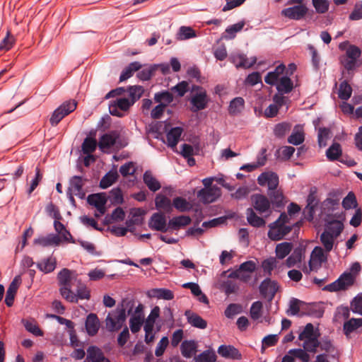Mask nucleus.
<instances>
[{
	"mask_svg": "<svg viewBox=\"0 0 362 362\" xmlns=\"http://www.w3.org/2000/svg\"><path fill=\"white\" fill-rule=\"evenodd\" d=\"M75 271L67 268L62 269L57 274V280L60 286L59 292L62 296L68 302L77 303V298L71 291V280Z\"/></svg>",
	"mask_w": 362,
	"mask_h": 362,
	"instance_id": "nucleus-1",
	"label": "nucleus"
},
{
	"mask_svg": "<svg viewBox=\"0 0 362 362\" xmlns=\"http://www.w3.org/2000/svg\"><path fill=\"white\" fill-rule=\"evenodd\" d=\"M361 54V49L354 45L349 46L346 54L339 57V62L347 71H354L358 66V59Z\"/></svg>",
	"mask_w": 362,
	"mask_h": 362,
	"instance_id": "nucleus-2",
	"label": "nucleus"
},
{
	"mask_svg": "<svg viewBox=\"0 0 362 362\" xmlns=\"http://www.w3.org/2000/svg\"><path fill=\"white\" fill-rule=\"evenodd\" d=\"M77 107V103L74 100L64 102L52 112L49 123L52 127H56L66 116L74 112Z\"/></svg>",
	"mask_w": 362,
	"mask_h": 362,
	"instance_id": "nucleus-3",
	"label": "nucleus"
},
{
	"mask_svg": "<svg viewBox=\"0 0 362 362\" xmlns=\"http://www.w3.org/2000/svg\"><path fill=\"white\" fill-rule=\"evenodd\" d=\"M113 314L114 317L109 313L105 319L106 328L111 332L119 330L127 318L126 310L123 305L121 308L118 306Z\"/></svg>",
	"mask_w": 362,
	"mask_h": 362,
	"instance_id": "nucleus-4",
	"label": "nucleus"
},
{
	"mask_svg": "<svg viewBox=\"0 0 362 362\" xmlns=\"http://www.w3.org/2000/svg\"><path fill=\"white\" fill-rule=\"evenodd\" d=\"M279 289V285L275 280L271 279L269 277L264 279L259 286V291L261 296L271 303L276 293Z\"/></svg>",
	"mask_w": 362,
	"mask_h": 362,
	"instance_id": "nucleus-5",
	"label": "nucleus"
},
{
	"mask_svg": "<svg viewBox=\"0 0 362 362\" xmlns=\"http://www.w3.org/2000/svg\"><path fill=\"white\" fill-rule=\"evenodd\" d=\"M132 105L133 104L131 103L129 98H117L110 103L109 112L112 116L123 117L124 113L122 112L128 111Z\"/></svg>",
	"mask_w": 362,
	"mask_h": 362,
	"instance_id": "nucleus-6",
	"label": "nucleus"
},
{
	"mask_svg": "<svg viewBox=\"0 0 362 362\" xmlns=\"http://www.w3.org/2000/svg\"><path fill=\"white\" fill-rule=\"evenodd\" d=\"M148 225L151 229L154 230L162 233H165L168 230V223L167 224L165 215L160 211L153 214Z\"/></svg>",
	"mask_w": 362,
	"mask_h": 362,
	"instance_id": "nucleus-7",
	"label": "nucleus"
},
{
	"mask_svg": "<svg viewBox=\"0 0 362 362\" xmlns=\"http://www.w3.org/2000/svg\"><path fill=\"white\" fill-rule=\"evenodd\" d=\"M192 105L191 111L197 112L200 110H204L207 107L209 102V98L207 95L206 91L194 93L190 100Z\"/></svg>",
	"mask_w": 362,
	"mask_h": 362,
	"instance_id": "nucleus-8",
	"label": "nucleus"
},
{
	"mask_svg": "<svg viewBox=\"0 0 362 362\" xmlns=\"http://www.w3.org/2000/svg\"><path fill=\"white\" fill-rule=\"evenodd\" d=\"M325 313V308L322 302H314L307 303L305 302L304 307L302 308V310L300 316H311L315 318H321Z\"/></svg>",
	"mask_w": 362,
	"mask_h": 362,
	"instance_id": "nucleus-9",
	"label": "nucleus"
},
{
	"mask_svg": "<svg viewBox=\"0 0 362 362\" xmlns=\"http://www.w3.org/2000/svg\"><path fill=\"white\" fill-rule=\"evenodd\" d=\"M257 183L262 187L267 185L268 191L274 190L279 183V176L274 172H264L258 176Z\"/></svg>",
	"mask_w": 362,
	"mask_h": 362,
	"instance_id": "nucleus-10",
	"label": "nucleus"
},
{
	"mask_svg": "<svg viewBox=\"0 0 362 362\" xmlns=\"http://www.w3.org/2000/svg\"><path fill=\"white\" fill-rule=\"evenodd\" d=\"M221 194V190L216 185H213L211 187L207 189H201L197 192V197L204 204H209L215 202Z\"/></svg>",
	"mask_w": 362,
	"mask_h": 362,
	"instance_id": "nucleus-11",
	"label": "nucleus"
},
{
	"mask_svg": "<svg viewBox=\"0 0 362 362\" xmlns=\"http://www.w3.org/2000/svg\"><path fill=\"white\" fill-rule=\"evenodd\" d=\"M308 11L305 5L300 4L283 9L281 15L289 19L299 21L305 17Z\"/></svg>",
	"mask_w": 362,
	"mask_h": 362,
	"instance_id": "nucleus-12",
	"label": "nucleus"
},
{
	"mask_svg": "<svg viewBox=\"0 0 362 362\" xmlns=\"http://www.w3.org/2000/svg\"><path fill=\"white\" fill-rule=\"evenodd\" d=\"M251 201L254 209L260 214L266 213L270 209V201L264 194H254L251 196Z\"/></svg>",
	"mask_w": 362,
	"mask_h": 362,
	"instance_id": "nucleus-13",
	"label": "nucleus"
},
{
	"mask_svg": "<svg viewBox=\"0 0 362 362\" xmlns=\"http://www.w3.org/2000/svg\"><path fill=\"white\" fill-rule=\"evenodd\" d=\"M298 225V223L295 224V226ZM293 226L294 225L291 226L281 223V225L276 226V229L269 228L267 235L273 241L280 240L292 230Z\"/></svg>",
	"mask_w": 362,
	"mask_h": 362,
	"instance_id": "nucleus-14",
	"label": "nucleus"
},
{
	"mask_svg": "<svg viewBox=\"0 0 362 362\" xmlns=\"http://www.w3.org/2000/svg\"><path fill=\"white\" fill-rule=\"evenodd\" d=\"M305 249L306 245L303 243H300L299 245L294 248L291 255L286 259V267L291 268L294 267L297 263L300 262L305 252Z\"/></svg>",
	"mask_w": 362,
	"mask_h": 362,
	"instance_id": "nucleus-15",
	"label": "nucleus"
},
{
	"mask_svg": "<svg viewBox=\"0 0 362 362\" xmlns=\"http://www.w3.org/2000/svg\"><path fill=\"white\" fill-rule=\"evenodd\" d=\"M218 354L226 358L233 360L242 359V354L240 351L232 345H221L217 351Z\"/></svg>",
	"mask_w": 362,
	"mask_h": 362,
	"instance_id": "nucleus-16",
	"label": "nucleus"
},
{
	"mask_svg": "<svg viewBox=\"0 0 362 362\" xmlns=\"http://www.w3.org/2000/svg\"><path fill=\"white\" fill-rule=\"evenodd\" d=\"M317 188L315 187H311L310 189V192L308 196L307 197V206L305 210H308V217L307 219L308 221H311L313 219L315 214V208L318 204V200L317 199Z\"/></svg>",
	"mask_w": 362,
	"mask_h": 362,
	"instance_id": "nucleus-17",
	"label": "nucleus"
},
{
	"mask_svg": "<svg viewBox=\"0 0 362 362\" xmlns=\"http://www.w3.org/2000/svg\"><path fill=\"white\" fill-rule=\"evenodd\" d=\"M118 138L119 134L117 131H111L109 133L103 134L98 144L99 148L101 151H104L105 148H110L115 144Z\"/></svg>",
	"mask_w": 362,
	"mask_h": 362,
	"instance_id": "nucleus-18",
	"label": "nucleus"
},
{
	"mask_svg": "<svg viewBox=\"0 0 362 362\" xmlns=\"http://www.w3.org/2000/svg\"><path fill=\"white\" fill-rule=\"evenodd\" d=\"M85 327L88 334L90 337H93L98 333L100 328V321L96 314L90 313L87 315Z\"/></svg>",
	"mask_w": 362,
	"mask_h": 362,
	"instance_id": "nucleus-19",
	"label": "nucleus"
},
{
	"mask_svg": "<svg viewBox=\"0 0 362 362\" xmlns=\"http://www.w3.org/2000/svg\"><path fill=\"white\" fill-rule=\"evenodd\" d=\"M285 71L286 66L284 64H280L274 71L267 73L264 77L265 83L270 86L276 84L281 77L284 75V74Z\"/></svg>",
	"mask_w": 362,
	"mask_h": 362,
	"instance_id": "nucleus-20",
	"label": "nucleus"
},
{
	"mask_svg": "<svg viewBox=\"0 0 362 362\" xmlns=\"http://www.w3.org/2000/svg\"><path fill=\"white\" fill-rule=\"evenodd\" d=\"M155 205L158 210H163L166 214L173 212V202L165 195L157 194L155 198Z\"/></svg>",
	"mask_w": 362,
	"mask_h": 362,
	"instance_id": "nucleus-21",
	"label": "nucleus"
},
{
	"mask_svg": "<svg viewBox=\"0 0 362 362\" xmlns=\"http://www.w3.org/2000/svg\"><path fill=\"white\" fill-rule=\"evenodd\" d=\"M267 194L269 197L271 205L276 209H282L285 206L284 195L281 189H274L268 191Z\"/></svg>",
	"mask_w": 362,
	"mask_h": 362,
	"instance_id": "nucleus-22",
	"label": "nucleus"
},
{
	"mask_svg": "<svg viewBox=\"0 0 362 362\" xmlns=\"http://www.w3.org/2000/svg\"><path fill=\"white\" fill-rule=\"evenodd\" d=\"M61 241V238L58 235L50 233L45 237L42 236L38 238H35L33 243L42 247H48L51 245H59Z\"/></svg>",
	"mask_w": 362,
	"mask_h": 362,
	"instance_id": "nucleus-23",
	"label": "nucleus"
},
{
	"mask_svg": "<svg viewBox=\"0 0 362 362\" xmlns=\"http://www.w3.org/2000/svg\"><path fill=\"white\" fill-rule=\"evenodd\" d=\"M274 86H276L278 93L280 94L289 93L293 89V81L290 77H288V76L285 75L282 76L276 84H274Z\"/></svg>",
	"mask_w": 362,
	"mask_h": 362,
	"instance_id": "nucleus-24",
	"label": "nucleus"
},
{
	"mask_svg": "<svg viewBox=\"0 0 362 362\" xmlns=\"http://www.w3.org/2000/svg\"><path fill=\"white\" fill-rule=\"evenodd\" d=\"M198 344L194 340H184L180 345L182 355L187 358L194 356L197 351Z\"/></svg>",
	"mask_w": 362,
	"mask_h": 362,
	"instance_id": "nucleus-25",
	"label": "nucleus"
},
{
	"mask_svg": "<svg viewBox=\"0 0 362 362\" xmlns=\"http://www.w3.org/2000/svg\"><path fill=\"white\" fill-rule=\"evenodd\" d=\"M83 180L86 181V179H83V177L78 175L73 176L69 180V187L68 190L69 192L72 191V189L74 191L77 192L76 195L79 197L80 198H83L85 196V192L83 191Z\"/></svg>",
	"mask_w": 362,
	"mask_h": 362,
	"instance_id": "nucleus-26",
	"label": "nucleus"
},
{
	"mask_svg": "<svg viewBox=\"0 0 362 362\" xmlns=\"http://www.w3.org/2000/svg\"><path fill=\"white\" fill-rule=\"evenodd\" d=\"M191 222L192 219L188 216L181 215L173 217L168 221V230H178L181 227L189 225Z\"/></svg>",
	"mask_w": 362,
	"mask_h": 362,
	"instance_id": "nucleus-27",
	"label": "nucleus"
},
{
	"mask_svg": "<svg viewBox=\"0 0 362 362\" xmlns=\"http://www.w3.org/2000/svg\"><path fill=\"white\" fill-rule=\"evenodd\" d=\"M183 129L181 127H173L167 133V144L171 148H176V146L182 134Z\"/></svg>",
	"mask_w": 362,
	"mask_h": 362,
	"instance_id": "nucleus-28",
	"label": "nucleus"
},
{
	"mask_svg": "<svg viewBox=\"0 0 362 362\" xmlns=\"http://www.w3.org/2000/svg\"><path fill=\"white\" fill-rule=\"evenodd\" d=\"M185 315L187 317L188 323L192 327L202 329L206 328L207 322L198 314L191 313L190 310H186Z\"/></svg>",
	"mask_w": 362,
	"mask_h": 362,
	"instance_id": "nucleus-29",
	"label": "nucleus"
},
{
	"mask_svg": "<svg viewBox=\"0 0 362 362\" xmlns=\"http://www.w3.org/2000/svg\"><path fill=\"white\" fill-rule=\"evenodd\" d=\"M305 134L303 127L297 124L294 127L293 132L288 137V142L294 146H298L304 142Z\"/></svg>",
	"mask_w": 362,
	"mask_h": 362,
	"instance_id": "nucleus-30",
	"label": "nucleus"
},
{
	"mask_svg": "<svg viewBox=\"0 0 362 362\" xmlns=\"http://www.w3.org/2000/svg\"><path fill=\"white\" fill-rule=\"evenodd\" d=\"M37 269L45 274L52 272L57 267V259L54 257L50 256L36 264Z\"/></svg>",
	"mask_w": 362,
	"mask_h": 362,
	"instance_id": "nucleus-31",
	"label": "nucleus"
},
{
	"mask_svg": "<svg viewBox=\"0 0 362 362\" xmlns=\"http://www.w3.org/2000/svg\"><path fill=\"white\" fill-rule=\"evenodd\" d=\"M88 362H104L105 356L102 350L96 346H90L87 349Z\"/></svg>",
	"mask_w": 362,
	"mask_h": 362,
	"instance_id": "nucleus-32",
	"label": "nucleus"
},
{
	"mask_svg": "<svg viewBox=\"0 0 362 362\" xmlns=\"http://www.w3.org/2000/svg\"><path fill=\"white\" fill-rule=\"evenodd\" d=\"M20 280V276H17L14 278L13 281L11 283L9 287L6 291L5 303L8 307L13 305L14 302V298L18 289V282Z\"/></svg>",
	"mask_w": 362,
	"mask_h": 362,
	"instance_id": "nucleus-33",
	"label": "nucleus"
},
{
	"mask_svg": "<svg viewBox=\"0 0 362 362\" xmlns=\"http://www.w3.org/2000/svg\"><path fill=\"white\" fill-rule=\"evenodd\" d=\"M247 220L249 224L255 228H261L265 226L266 221L260 216H258L253 209L248 208L246 210Z\"/></svg>",
	"mask_w": 362,
	"mask_h": 362,
	"instance_id": "nucleus-34",
	"label": "nucleus"
},
{
	"mask_svg": "<svg viewBox=\"0 0 362 362\" xmlns=\"http://www.w3.org/2000/svg\"><path fill=\"white\" fill-rule=\"evenodd\" d=\"M142 65L139 62H131L122 71L119 76V82L124 81L132 77L135 71H139Z\"/></svg>",
	"mask_w": 362,
	"mask_h": 362,
	"instance_id": "nucleus-35",
	"label": "nucleus"
},
{
	"mask_svg": "<svg viewBox=\"0 0 362 362\" xmlns=\"http://www.w3.org/2000/svg\"><path fill=\"white\" fill-rule=\"evenodd\" d=\"M144 182L152 192H156L161 187L160 183L152 175L150 170H146L143 175Z\"/></svg>",
	"mask_w": 362,
	"mask_h": 362,
	"instance_id": "nucleus-36",
	"label": "nucleus"
},
{
	"mask_svg": "<svg viewBox=\"0 0 362 362\" xmlns=\"http://www.w3.org/2000/svg\"><path fill=\"white\" fill-rule=\"evenodd\" d=\"M119 177L116 170H110L100 180L99 187L101 189H107L115 183Z\"/></svg>",
	"mask_w": 362,
	"mask_h": 362,
	"instance_id": "nucleus-37",
	"label": "nucleus"
},
{
	"mask_svg": "<svg viewBox=\"0 0 362 362\" xmlns=\"http://www.w3.org/2000/svg\"><path fill=\"white\" fill-rule=\"evenodd\" d=\"M160 308L158 306H155L151 311L148 316L144 325L145 332H153L154 323L156 319L159 317Z\"/></svg>",
	"mask_w": 362,
	"mask_h": 362,
	"instance_id": "nucleus-38",
	"label": "nucleus"
},
{
	"mask_svg": "<svg viewBox=\"0 0 362 362\" xmlns=\"http://www.w3.org/2000/svg\"><path fill=\"white\" fill-rule=\"evenodd\" d=\"M317 260L320 264L327 260V256L325 255L323 249L320 246H316L311 252L310 259L309 261L310 270H313V262Z\"/></svg>",
	"mask_w": 362,
	"mask_h": 362,
	"instance_id": "nucleus-39",
	"label": "nucleus"
},
{
	"mask_svg": "<svg viewBox=\"0 0 362 362\" xmlns=\"http://www.w3.org/2000/svg\"><path fill=\"white\" fill-rule=\"evenodd\" d=\"M245 106V100L241 97L233 98L228 106V113L230 115H237L240 113Z\"/></svg>",
	"mask_w": 362,
	"mask_h": 362,
	"instance_id": "nucleus-40",
	"label": "nucleus"
},
{
	"mask_svg": "<svg viewBox=\"0 0 362 362\" xmlns=\"http://www.w3.org/2000/svg\"><path fill=\"white\" fill-rule=\"evenodd\" d=\"M293 243L290 242H283L278 244L275 248L276 256L279 259H283L291 252Z\"/></svg>",
	"mask_w": 362,
	"mask_h": 362,
	"instance_id": "nucleus-41",
	"label": "nucleus"
},
{
	"mask_svg": "<svg viewBox=\"0 0 362 362\" xmlns=\"http://www.w3.org/2000/svg\"><path fill=\"white\" fill-rule=\"evenodd\" d=\"M126 90L129 93V101L134 105L144 94V88L141 86L135 85L128 86Z\"/></svg>",
	"mask_w": 362,
	"mask_h": 362,
	"instance_id": "nucleus-42",
	"label": "nucleus"
},
{
	"mask_svg": "<svg viewBox=\"0 0 362 362\" xmlns=\"http://www.w3.org/2000/svg\"><path fill=\"white\" fill-rule=\"evenodd\" d=\"M175 207L180 212L189 211L192 204L182 197H176L173 200V208Z\"/></svg>",
	"mask_w": 362,
	"mask_h": 362,
	"instance_id": "nucleus-43",
	"label": "nucleus"
},
{
	"mask_svg": "<svg viewBox=\"0 0 362 362\" xmlns=\"http://www.w3.org/2000/svg\"><path fill=\"white\" fill-rule=\"evenodd\" d=\"M197 37L196 31L191 27L181 26L177 34L176 40L179 41L186 40Z\"/></svg>",
	"mask_w": 362,
	"mask_h": 362,
	"instance_id": "nucleus-44",
	"label": "nucleus"
},
{
	"mask_svg": "<svg viewBox=\"0 0 362 362\" xmlns=\"http://www.w3.org/2000/svg\"><path fill=\"white\" fill-rule=\"evenodd\" d=\"M107 198L105 192L91 194L87 197V202L94 207L106 204Z\"/></svg>",
	"mask_w": 362,
	"mask_h": 362,
	"instance_id": "nucleus-45",
	"label": "nucleus"
},
{
	"mask_svg": "<svg viewBox=\"0 0 362 362\" xmlns=\"http://www.w3.org/2000/svg\"><path fill=\"white\" fill-rule=\"evenodd\" d=\"M362 326V318H351L345 322L343 326V330L345 335H349L354 331Z\"/></svg>",
	"mask_w": 362,
	"mask_h": 362,
	"instance_id": "nucleus-46",
	"label": "nucleus"
},
{
	"mask_svg": "<svg viewBox=\"0 0 362 362\" xmlns=\"http://www.w3.org/2000/svg\"><path fill=\"white\" fill-rule=\"evenodd\" d=\"M341 147L339 143H333L327 150L326 156L329 160H337L341 155Z\"/></svg>",
	"mask_w": 362,
	"mask_h": 362,
	"instance_id": "nucleus-47",
	"label": "nucleus"
},
{
	"mask_svg": "<svg viewBox=\"0 0 362 362\" xmlns=\"http://www.w3.org/2000/svg\"><path fill=\"white\" fill-rule=\"evenodd\" d=\"M291 129V124L283 122L276 124L274 128V134L277 138H283Z\"/></svg>",
	"mask_w": 362,
	"mask_h": 362,
	"instance_id": "nucleus-48",
	"label": "nucleus"
},
{
	"mask_svg": "<svg viewBox=\"0 0 362 362\" xmlns=\"http://www.w3.org/2000/svg\"><path fill=\"white\" fill-rule=\"evenodd\" d=\"M98 145L95 138L87 136L82 144V151L84 154L92 153L95 151Z\"/></svg>",
	"mask_w": 362,
	"mask_h": 362,
	"instance_id": "nucleus-49",
	"label": "nucleus"
},
{
	"mask_svg": "<svg viewBox=\"0 0 362 362\" xmlns=\"http://www.w3.org/2000/svg\"><path fill=\"white\" fill-rule=\"evenodd\" d=\"M154 100L156 103H162L168 107V105L173 101V95L168 90H163L156 93L154 95Z\"/></svg>",
	"mask_w": 362,
	"mask_h": 362,
	"instance_id": "nucleus-50",
	"label": "nucleus"
},
{
	"mask_svg": "<svg viewBox=\"0 0 362 362\" xmlns=\"http://www.w3.org/2000/svg\"><path fill=\"white\" fill-rule=\"evenodd\" d=\"M352 93V88L350 84L346 81H342L339 88L338 97L344 100H347L350 98Z\"/></svg>",
	"mask_w": 362,
	"mask_h": 362,
	"instance_id": "nucleus-51",
	"label": "nucleus"
},
{
	"mask_svg": "<svg viewBox=\"0 0 362 362\" xmlns=\"http://www.w3.org/2000/svg\"><path fill=\"white\" fill-rule=\"evenodd\" d=\"M216 355L214 351L205 350L198 356L194 357V362H215Z\"/></svg>",
	"mask_w": 362,
	"mask_h": 362,
	"instance_id": "nucleus-52",
	"label": "nucleus"
},
{
	"mask_svg": "<svg viewBox=\"0 0 362 362\" xmlns=\"http://www.w3.org/2000/svg\"><path fill=\"white\" fill-rule=\"evenodd\" d=\"M144 322V316L132 315L129 320V327L132 333L136 334L140 329Z\"/></svg>",
	"mask_w": 362,
	"mask_h": 362,
	"instance_id": "nucleus-53",
	"label": "nucleus"
},
{
	"mask_svg": "<svg viewBox=\"0 0 362 362\" xmlns=\"http://www.w3.org/2000/svg\"><path fill=\"white\" fill-rule=\"evenodd\" d=\"M157 71L156 64H152L149 67L143 69L137 73V77L141 81H148Z\"/></svg>",
	"mask_w": 362,
	"mask_h": 362,
	"instance_id": "nucleus-54",
	"label": "nucleus"
},
{
	"mask_svg": "<svg viewBox=\"0 0 362 362\" xmlns=\"http://www.w3.org/2000/svg\"><path fill=\"white\" fill-rule=\"evenodd\" d=\"M334 237L332 233L327 231H324L320 235V241L326 252H329L332 250L334 245Z\"/></svg>",
	"mask_w": 362,
	"mask_h": 362,
	"instance_id": "nucleus-55",
	"label": "nucleus"
},
{
	"mask_svg": "<svg viewBox=\"0 0 362 362\" xmlns=\"http://www.w3.org/2000/svg\"><path fill=\"white\" fill-rule=\"evenodd\" d=\"M110 199L114 205L122 204L124 202V197L122 189L117 187L110 191Z\"/></svg>",
	"mask_w": 362,
	"mask_h": 362,
	"instance_id": "nucleus-56",
	"label": "nucleus"
},
{
	"mask_svg": "<svg viewBox=\"0 0 362 362\" xmlns=\"http://www.w3.org/2000/svg\"><path fill=\"white\" fill-rule=\"evenodd\" d=\"M341 204L343 208L346 210L356 209L358 206V202L354 193L353 192H349L343 199Z\"/></svg>",
	"mask_w": 362,
	"mask_h": 362,
	"instance_id": "nucleus-57",
	"label": "nucleus"
},
{
	"mask_svg": "<svg viewBox=\"0 0 362 362\" xmlns=\"http://www.w3.org/2000/svg\"><path fill=\"white\" fill-rule=\"evenodd\" d=\"M245 25V21H240L233 24L226 29V33L228 35L223 36L225 39H233L235 37L236 33L240 31Z\"/></svg>",
	"mask_w": 362,
	"mask_h": 362,
	"instance_id": "nucleus-58",
	"label": "nucleus"
},
{
	"mask_svg": "<svg viewBox=\"0 0 362 362\" xmlns=\"http://www.w3.org/2000/svg\"><path fill=\"white\" fill-rule=\"evenodd\" d=\"M277 262L275 257H270L262 262V267L264 272L269 276L272 275V272L276 267Z\"/></svg>",
	"mask_w": 362,
	"mask_h": 362,
	"instance_id": "nucleus-59",
	"label": "nucleus"
},
{
	"mask_svg": "<svg viewBox=\"0 0 362 362\" xmlns=\"http://www.w3.org/2000/svg\"><path fill=\"white\" fill-rule=\"evenodd\" d=\"M299 340H308L310 339H317V336L314 334V327L313 324L308 323L303 331L298 336Z\"/></svg>",
	"mask_w": 362,
	"mask_h": 362,
	"instance_id": "nucleus-60",
	"label": "nucleus"
},
{
	"mask_svg": "<svg viewBox=\"0 0 362 362\" xmlns=\"http://www.w3.org/2000/svg\"><path fill=\"white\" fill-rule=\"evenodd\" d=\"M154 296L164 300H172L174 298V293L167 288H154L152 290Z\"/></svg>",
	"mask_w": 362,
	"mask_h": 362,
	"instance_id": "nucleus-61",
	"label": "nucleus"
},
{
	"mask_svg": "<svg viewBox=\"0 0 362 362\" xmlns=\"http://www.w3.org/2000/svg\"><path fill=\"white\" fill-rule=\"evenodd\" d=\"M263 304L261 301L257 300L254 302L250 308V315L252 320H258L262 313Z\"/></svg>",
	"mask_w": 362,
	"mask_h": 362,
	"instance_id": "nucleus-62",
	"label": "nucleus"
},
{
	"mask_svg": "<svg viewBox=\"0 0 362 362\" xmlns=\"http://www.w3.org/2000/svg\"><path fill=\"white\" fill-rule=\"evenodd\" d=\"M288 354L292 355L293 358H297L303 362H309L310 356L303 349H292L288 351Z\"/></svg>",
	"mask_w": 362,
	"mask_h": 362,
	"instance_id": "nucleus-63",
	"label": "nucleus"
},
{
	"mask_svg": "<svg viewBox=\"0 0 362 362\" xmlns=\"http://www.w3.org/2000/svg\"><path fill=\"white\" fill-rule=\"evenodd\" d=\"M353 313L362 315V293L358 294L351 302Z\"/></svg>",
	"mask_w": 362,
	"mask_h": 362,
	"instance_id": "nucleus-64",
	"label": "nucleus"
}]
</instances>
